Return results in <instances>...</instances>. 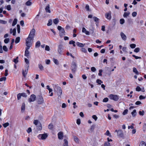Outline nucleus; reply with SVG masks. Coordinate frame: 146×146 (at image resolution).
I'll return each mask as SVG.
<instances>
[{
    "label": "nucleus",
    "instance_id": "1",
    "mask_svg": "<svg viewBox=\"0 0 146 146\" xmlns=\"http://www.w3.org/2000/svg\"><path fill=\"white\" fill-rule=\"evenodd\" d=\"M33 123L37 127V129L38 130H40L42 129V126L40 121L37 120H35Z\"/></svg>",
    "mask_w": 146,
    "mask_h": 146
},
{
    "label": "nucleus",
    "instance_id": "2",
    "mask_svg": "<svg viewBox=\"0 0 146 146\" xmlns=\"http://www.w3.org/2000/svg\"><path fill=\"white\" fill-rule=\"evenodd\" d=\"M57 29L60 31L59 35L60 37H62L65 35V32L64 28L61 26H59L58 27Z\"/></svg>",
    "mask_w": 146,
    "mask_h": 146
},
{
    "label": "nucleus",
    "instance_id": "3",
    "mask_svg": "<svg viewBox=\"0 0 146 146\" xmlns=\"http://www.w3.org/2000/svg\"><path fill=\"white\" fill-rule=\"evenodd\" d=\"M71 69L72 73H75L77 69V64L74 61L72 62Z\"/></svg>",
    "mask_w": 146,
    "mask_h": 146
},
{
    "label": "nucleus",
    "instance_id": "4",
    "mask_svg": "<svg viewBox=\"0 0 146 146\" xmlns=\"http://www.w3.org/2000/svg\"><path fill=\"white\" fill-rule=\"evenodd\" d=\"M109 97L110 99L113 100L115 101H117L119 99L118 96L116 95L110 94L109 96Z\"/></svg>",
    "mask_w": 146,
    "mask_h": 146
},
{
    "label": "nucleus",
    "instance_id": "5",
    "mask_svg": "<svg viewBox=\"0 0 146 146\" xmlns=\"http://www.w3.org/2000/svg\"><path fill=\"white\" fill-rule=\"evenodd\" d=\"M47 136V134L45 133L39 134L38 136V137L39 139L44 140L45 139Z\"/></svg>",
    "mask_w": 146,
    "mask_h": 146
},
{
    "label": "nucleus",
    "instance_id": "6",
    "mask_svg": "<svg viewBox=\"0 0 146 146\" xmlns=\"http://www.w3.org/2000/svg\"><path fill=\"white\" fill-rule=\"evenodd\" d=\"M36 96L34 94H32L31 95L30 98L28 99V102L31 103L34 101L36 99Z\"/></svg>",
    "mask_w": 146,
    "mask_h": 146
},
{
    "label": "nucleus",
    "instance_id": "7",
    "mask_svg": "<svg viewBox=\"0 0 146 146\" xmlns=\"http://www.w3.org/2000/svg\"><path fill=\"white\" fill-rule=\"evenodd\" d=\"M63 48V46L62 44H60L58 46L57 51L61 55L62 54V52Z\"/></svg>",
    "mask_w": 146,
    "mask_h": 146
},
{
    "label": "nucleus",
    "instance_id": "8",
    "mask_svg": "<svg viewBox=\"0 0 146 146\" xmlns=\"http://www.w3.org/2000/svg\"><path fill=\"white\" fill-rule=\"evenodd\" d=\"M35 31L34 29H32L31 31L28 36L31 37V38H33L35 35Z\"/></svg>",
    "mask_w": 146,
    "mask_h": 146
},
{
    "label": "nucleus",
    "instance_id": "9",
    "mask_svg": "<svg viewBox=\"0 0 146 146\" xmlns=\"http://www.w3.org/2000/svg\"><path fill=\"white\" fill-rule=\"evenodd\" d=\"M105 17L107 19L110 20L111 19V12L109 11L108 12L106 13L105 14Z\"/></svg>",
    "mask_w": 146,
    "mask_h": 146
},
{
    "label": "nucleus",
    "instance_id": "10",
    "mask_svg": "<svg viewBox=\"0 0 146 146\" xmlns=\"http://www.w3.org/2000/svg\"><path fill=\"white\" fill-rule=\"evenodd\" d=\"M115 132H117V135L119 137H123V131L121 130H117L115 131Z\"/></svg>",
    "mask_w": 146,
    "mask_h": 146
},
{
    "label": "nucleus",
    "instance_id": "11",
    "mask_svg": "<svg viewBox=\"0 0 146 146\" xmlns=\"http://www.w3.org/2000/svg\"><path fill=\"white\" fill-rule=\"evenodd\" d=\"M33 38H31V37H29L28 36L26 40V44L32 45V41Z\"/></svg>",
    "mask_w": 146,
    "mask_h": 146
},
{
    "label": "nucleus",
    "instance_id": "12",
    "mask_svg": "<svg viewBox=\"0 0 146 146\" xmlns=\"http://www.w3.org/2000/svg\"><path fill=\"white\" fill-rule=\"evenodd\" d=\"M37 102L38 104H40L43 103L44 100L43 98L41 96H39L38 98Z\"/></svg>",
    "mask_w": 146,
    "mask_h": 146
},
{
    "label": "nucleus",
    "instance_id": "13",
    "mask_svg": "<svg viewBox=\"0 0 146 146\" xmlns=\"http://www.w3.org/2000/svg\"><path fill=\"white\" fill-rule=\"evenodd\" d=\"M53 87L54 89L55 90L56 89L58 91H60L61 93V90L62 89L60 87L58 86V84H55L53 86Z\"/></svg>",
    "mask_w": 146,
    "mask_h": 146
},
{
    "label": "nucleus",
    "instance_id": "14",
    "mask_svg": "<svg viewBox=\"0 0 146 146\" xmlns=\"http://www.w3.org/2000/svg\"><path fill=\"white\" fill-rule=\"evenodd\" d=\"M58 138L60 139H63V135L62 132H60L58 134Z\"/></svg>",
    "mask_w": 146,
    "mask_h": 146
},
{
    "label": "nucleus",
    "instance_id": "15",
    "mask_svg": "<svg viewBox=\"0 0 146 146\" xmlns=\"http://www.w3.org/2000/svg\"><path fill=\"white\" fill-rule=\"evenodd\" d=\"M120 35L121 37L123 40H126V36L123 33L121 32L120 33Z\"/></svg>",
    "mask_w": 146,
    "mask_h": 146
},
{
    "label": "nucleus",
    "instance_id": "16",
    "mask_svg": "<svg viewBox=\"0 0 146 146\" xmlns=\"http://www.w3.org/2000/svg\"><path fill=\"white\" fill-rule=\"evenodd\" d=\"M82 31L83 33H84L87 35H90V34L89 32L88 31H87L86 29L84 27L82 28Z\"/></svg>",
    "mask_w": 146,
    "mask_h": 146
},
{
    "label": "nucleus",
    "instance_id": "17",
    "mask_svg": "<svg viewBox=\"0 0 146 146\" xmlns=\"http://www.w3.org/2000/svg\"><path fill=\"white\" fill-rule=\"evenodd\" d=\"M45 9L46 12L48 13H51V11L50 9V5L49 4L47 5L45 8Z\"/></svg>",
    "mask_w": 146,
    "mask_h": 146
},
{
    "label": "nucleus",
    "instance_id": "18",
    "mask_svg": "<svg viewBox=\"0 0 146 146\" xmlns=\"http://www.w3.org/2000/svg\"><path fill=\"white\" fill-rule=\"evenodd\" d=\"M16 28H14L13 29V30L12 29H10V33L12 34V33H13V36H15V35L16 33Z\"/></svg>",
    "mask_w": 146,
    "mask_h": 146
},
{
    "label": "nucleus",
    "instance_id": "19",
    "mask_svg": "<svg viewBox=\"0 0 146 146\" xmlns=\"http://www.w3.org/2000/svg\"><path fill=\"white\" fill-rule=\"evenodd\" d=\"M28 71V68H25V70L24 71L23 70L22 72V74L23 76L25 77L26 76L27 74V73Z\"/></svg>",
    "mask_w": 146,
    "mask_h": 146
},
{
    "label": "nucleus",
    "instance_id": "20",
    "mask_svg": "<svg viewBox=\"0 0 146 146\" xmlns=\"http://www.w3.org/2000/svg\"><path fill=\"white\" fill-rule=\"evenodd\" d=\"M76 44L78 46L80 47H83L85 45V44H83L80 43L79 42H76Z\"/></svg>",
    "mask_w": 146,
    "mask_h": 146
},
{
    "label": "nucleus",
    "instance_id": "21",
    "mask_svg": "<svg viewBox=\"0 0 146 146\" xmlns=\"http://www.w3.org/2000/svg\"><path fill=\"white\" fill-rule=\"evenodd\" d=\"M25 110V103H23L21 107V111L22 112H24Z\"/></svg>",
    "mask_w": 146,
    "mask_h": 146
},
{
    "label": "nucleus",
    "instance_id": "22",
    "mask_svg": "<svg viewBox=\"0 0 146 146\" xmlns=\"http://www.w3.org/2000/svg\"><path fill=\"white\" fill-rule=\"evenodd\" d=\"M130 14V13L128 11L127 12H125L123 15V16L124 18H126Z\"/></svg>",
    "mask_w": 146,
    "mask_h": 146
},
{
    "label": "nucleus",
    "instance_id": "23",
    "mask_svg": "<svg viewBox=\"0 0 146 146\" xmlns=\"http://www.w3.org/2000/svg\"><path fill=\"white\" fill-rule=\"evenodd\" d=\"M74 140L75 142L76 143H79V140L78 138L76 136H73Z\"/></svg>",
    "mask_w": 146,
    "mask_h": 146
},
{
    "label": "nucleus",
    "instance_id": "24",
    "mask_svg": "<svg viewBox=\"0 0 146 146\" xmlns=\"http://www.w3.org/2000/svg\"><path fill=\"white\" fill-rule=\"evenodd\" d=\"M25 56H26L27 58H29V50H25Z\"/></svg>",
    "mask_w": 146,
    "mask_h": 146
},
{
    "label": "nucleus",
    "instance_id": "25",
    "mask_svg": "<svg viewBox=\"0 0 146 146\" xmlns=\"http://www.w3.org/2000/svg\"><path fill=\"white\" fill-rule=\"evenodd\" d=\"M40 45V42L39 41H38L36 43L35 47L36 48L39 47Z\"/></svg>",
    "mask_w": 146,
    "mask_h": 146
},
{
    "label": "nucleus",
    "instance_id": "26",
    "mask_svg": "<svg viewBox=\"0 0 146 146\" xmlns=\"http://www.w3.org/2000/svg\"><path fill=\"white\" fill-rule=\"evenodd\" d=\"M133 72L135 73L136 74L138 75L139 74V72L137 71V69L133 67Z\"/></svg>",
    "mask_w": 146,
    "mask_h": 146
},
{
    "label": "nucleus",
    "instance_id": "27",
    "mask_svg": "<svg viewBox=\"0 0 146 146\" xmlns=\"http://www.w3.org/2000/svg\"><path fill=\"white\" fill-rule=\"evenodd\" d=\"M131 113L133 117H135L136 115V110H133V111Z\"/></svg>",
    "mask_w": 146,
    "mask_h": 146
},
{
    "label": "nucleus",
    "instance_id": "28",
    "mask_svg": "<svg viewBox=\"0 0 146 146\" xmlns=\"http://www.w3.org/2000/svg\"><path fill=\"white\" fill-rule=\"evenodd\" d=\"M17 20L16 19H14L13 22V23L12 25L13 26H14L17 23Z\"/></svg>",
    "mask_w": 146,
    "mask_h": 146
},
{
    "label": "nucleus",
    "instance_id": "29",
    "mask_svg": "<svg viewBox=\"0 0 146 146\" xmlns=\"http://www.w3.org/2000/svg\"><path fill=\"white\" fill-rule=\"evenodd\" d=\"M59 21L58 19V18L54 19L53 20L54 23L55 24H57Z\"/></svg>",
    "mask_w": 146,
    "mask_h": 146
},
{
    "label": "nucleus",
    "instance_id": "30",
    "mask_svg": "<svg viewBox=\"0 0 146 146\" xmlns=\"http://www.w3.org/2000/svg\"><path fill=\"white\" fill-rule=\"evenodd\" d=\"M38 68L41 70H44V67L41 64H38Z\"/></svg>",
    "mask_w": 146,
    "mask_h": 146
},
{
    "label": "nucleus",
    "instance_id": "31",
    "mask_svg": "<svg viewBox=\"0 0 146 146\" xmlns=\"http://www.w3.org/2000/svg\"><path fill=\"white\" fill-rule=\"evenodd\" d=\"M52 23V21L51 19H50L49 20L48 23L47 24V25L48 26H50L51 25Z\"/></svg>",
    "mask_w": 146,
    "mask_h": 146
},
{
    "label": "nucleus",
    "instance_id": "32",
    "mask_svg": "<svg viewBox=\"0 0 146 146\" xmlns=\"http://www.w3.org/2000/svg\"><path fill=\"white\" fill-rule=\"evenodd\" d=\"M25 62L26 63V64H27L26 65L27 66V67H29V65H28V64L29 63V61L26 58H25Z\"/></svg>",
    "mask_w": 146,
    "mask_h": 146
},
{
    "label": "nucleus",
    "instance_id": "33",
    "mask_svg": "<svg viewBox=\"0 0 146 146\" xmlns=\"http://www.w3.org/2000/svg\"><path fill=\"white\" fill-rule=\"evenodd\" d=\"M139 146H146V145L144 141H142L141 142Z\"/></svg>",
    "mask_w": 146,
    "mask_h": 146
},
{
    "label": "nucleus",
    "instance_id": "34",
    "mask_svg": "<svg viewBox=\"0 0 146 146\" xmlns=\"http://www.w3.org/2000/svg\"><path fill=\"white\" fill-rule=\"evenodd\" d=\"M32 4V2L30 1H28L25 3V5L28 6H30Z\"/></svg>",
    "mask_w": 146,
    "mask_h": 146
},
{
    "label": "nucleus",
    "instance_id": "35",
    "mask_svg": "<svg viewBox=\"0 0 146 146\" xmlns=\"http://www.w3.org/2000/svg\"><path fill=\"white\" fill-rule=\"evenodd\" d=\"M20 40V38L19 37H17L15 39V43L17 44L19 42Z\"/></svg>",
    "mask_w": 146,
    "mask_h": 146
},
{
    "label": "nucleus",
    "instance_id": "36",
    "mask_svg": "<svg viewBox=\"0 0 146 146\" xmlns=\"http://www.w3.org/2000/svg\"><path fill=\"white\" fill-rule=\"evenodd\" d=\"M53 61L54 63L56 65H58L59 64V62L58 60L57 59H56L55 58H53Z\"/></svg>",
    "mask_w": 146,
    "mask_h": 146
},
{
    "label": "nucleus",
    "instance_id": "37",
    "mask_svg": "<svg viewBox=\"0 0 146 146\" xmlns=\"http://www.w3.org/2000/svg\"><path fill=\"white\" fill-rule=\"evenodd\" d=\"M0 22V23L3 24H6L7 23V22L6 21L2 20H1Z\"/></svg>",
    "mask_w": 146,
    "mask_h": 146
},
{
    "label": "nucleus",
    "instance_id": "38",
    "mask_svg": "<svg viewBox=\"0 0 146 146\" xmlns=\"http://www.w3.org/2000/svg\"><path fill=\"white\" fill-rule=\"evenodd\" d=\"M140 51V48L139 47L136 48L134 50V51L136 53L139 52Z\"/></svg>",
    "mask_w": 146,
    "mask_h": 146
},
{
    "label": "nucleus",
    "instance_id": "39",
    "mask_svg": "<svg viewBox=\"0 0 146 146\" xmlns=\"http://www.w3.org/2000/svg\"><path fill=\"white\" fill-rule=\"evenodd\" d=\"M120 23L122 25L125 22V20L123 19H121L120 20Z\"/></svg>",
    "mask_w": 146,
    "mask_h": 146
},
{
    "label": "nucleus",
    "instance_id": "40",
    "mask_svg": "<svg viewBox=\"0 0 146 146\" xmlns=\"http://www.w3.org/2000/svg\"><path fill=\"white\" fill-rule=\"evenodd\" d=\"M6 9H7L8 11H10L11 9V6L10 5H8L7 6H6Z\"/></svg>",
    "mask_w": 146,
    "mask_h": 146
},
{
    "label": "nucleus",
    "instance_id": "41",
    "mask_svg": "<svg viewBox=\"0 0 146 146\" xmlns=\"http://www.w3.org/2000/svg\"><path fill=\"white\" fill-rule=\"evenodd\" d=\"M18 57L17 56L16 58H15L13 60V62H14L15 64H17L18 62Z\"/></svg>",
    "mask_w": 146,
    "mask_h": 146
},
{
    "label": "nucleus",
    "instance_id": "42",
    "mask_svg": "<svg viewBox=\"0 0 146 146\" xmlns=\"http://www.w3.org/2000/svg\"><path fill=\"white\" fill-rule=\"evenodd\" d=\"M9 125V123L8 122L6 123L3 124V125L4 127L6 128Z\"/></svg>",
    "mask_w": 146,
    "mask_h": 146
},
{
    "label": "nucleus",
    "instance_id": "43",
    "mask_svg": "<svg viewBox=\"0 0 146 146\" xmlns=\"http://www.w3.org/2000/svg\"><path fill=\"white\" fill-rule=\"evenodd\" d=\"M130 47L132 48H135L136 46V45L135 44H132L130 45Z\"/></svg>",
    "mask_w": 146,
    "mask_h": 146
},
{
    "label": "nucleus",
    "instance_id": "44",
    "mask_svg": "<svg viewBox=\"0 0 146 146\" xmlns=\"http://www.w3.org/2000/svg\"><path fill=\"white\" fill-rule=\"evenodd\" d=\"M128 110L127 109L123 111L122 114L123 115H125L127 114L128 112Z\"/></svg>",
    "mask_w": 146,
    "mask_h": 146
},
{
    "label": "nucleus",
    "instance_id": "45",
    "mask_svg": "<svg viewBox=\"0 0 146 146\" xmlns=\"http://www.w3.org/2000/svg\"><path fill=\"white\" fill-rule=\"evenodd\" d=\"M81 50L82 52H84L86 53L87 52V50L84 48H82L81 49Z\"/></svg>",
    "mask_w": 146,
    "mask_h": 146
},
{
    "label": "nucleus",
    "instance_id": "46",
    "mask_svg": "<svg viewBox=\"0 0 146 146\" xmlns=\"http://www.w3.org/2000/svg\"><path fill=\"white\" fill-rule=\"evenodd\" d=\"M17 31L18 33H20V26L19 25H17Z\"/></svg>",
    "mask_w": 146,
    "mask_h": 146
},
{
    "label": "nucleus",
    "instance_id": "47",
    "mask_svg": "<svg viewBox=\"0 0 146 146\" xmlns=\"http://www.w3.org/2000/svg\"><path fill=\"white\" fill-rule=\"evenodd\" d=\"M96 82L97 83L99 84H101L102 83H103V82L102 81V80L100 79H97L96 80Z\"/></svg>",
    "mask_w": 146,
    "mask_h": 146
},
{
    "label": "nucleus",
    "instance_id": "48",
    "mask_svg": "<svg viewBox=\"0 0 146 146\" xmlns=\"http://www.w3.org/2000/svg\"><path fill=\"white\" fill-rule=\"evenodd\" d=\"M105 135L110 137L111 136L110 134L109 130H107L106 131V133H105Z\"/></svg>",
    "mask_w": 146,
    "mask_h": 146
},
{
    "label": "nucleus",
    "instance_id": "49",
    "mask_svg": "<svg viewBox=\"0 0 146 146\" xmlns=\"http://www.w3.org/2000/svg\"><path fill=\"white\" fill-rule=\"evenodd\" d=\"M93 19H94L95 21L96 22H98L99 19L97 17H93Z\"/></svg>",
    "mask_w": 146,
    "mask_h": 146
},
{
    "label": "nucleus",
    "instance_id": "50",
    "mask_svg": "<svg viewBox=\"0 0 146 146\" xmlns=\"http://www.w3.org/2000/svg\"><path fill=\"white\" fill-rule=\"evenodd\" d=\"M9 41V38H6L4 40V42L5 43L7 44L8 43Z\"/></svg>",
    "mask_w": 146,
    "mask_h": 146
},
{
    "label": "nucleus",
    "instance_id": "51",
    "mask_svg": "<svg viewBox=\"0 0 146 146\" xmlns=\"http://www.w3.org/2000/svg\"><path fill=\"white\" fill-rule=\"evenodd\" d=\"M48 128L49 129H52L53 128V125L52 124H50L48 125Z\"/></svg>",
    "mask_w": 146,
    "mask_h": 146
},
{
    "label": "nucleus",
    "instance_id": "52",
    "mask_svg": "<svg viewBox=\"0 0 146 146\" xmlns=\"http://www.w3.org/2000/svg\"><path fill=\"white\" fill-rule=\"evenodd\" d=\"M21 93H19L17 95V98L18 100H19L21 98Z\"/></svg>",
    "mask_w": 146,
    "mask_h": 146
},
{
    "label": "nucleus",
    "instance_id": "53",
    "mask_svg": "<svg viewBox=\"0 0 146 146\" xmlns=\"http://www.w3.org/2000/svg\"><path fill=\"white\" fill-rule=\"evenodd\" d=\"M3 50L7 52L8 51V49L6 46H3Z\"/></svg>",
    "mask_w": 146,
    "mask_h": 146
},
{
    "label": "nucleus",
    "instance_id": "54",
    "mask_svg": "<svg viewBox=\"0 0 146 146\" xmlns=\"http://www.w3.org/2000/svg\"><path fill=\"white\" fill-rule=\"evenodd\" d=\"M144 113V111L143 110H142V111H139V114L143 116Z\"/></svg>",
    "mask_w": 146,
    "mask_h": 146
},
{
    "label": "nucleus",
    "instance_id": "55",
    "mask_svg": "<svg viewBox=\"0 0 146 146\" xmlns=\"http://www.w3.org/2000/svg\"><path fill=\"white\" fill-rule=\"evenodd\" d=\"M21 96H23L24 97L26 98L27 97V96L26 94L25 93H21Z\"/></svg>",
    "mask_w": 146,
    "mask_h": 146
},
{
    "label": "nucleus",
    "instance_id": "56",
    "mask_svg": "<svg viewBox=\"0 0 146 146\" xmlns=\"http://www.w3.org/2000/svg\"><path fill=\"white\" fill-rule=\"evenodd\" d=\"M136 90L137 91L139 92L141 90V89L139 86H137L136 88Z\"/></svg>",
    "mask_w": 146,
    "mask_h": 146
},
{
    "label": "nucleus",
    "instance_id": "57",
    "mask_svg": "<svg viewBox=\"0 0 146 146\" xmlns=\"http://www.w3.org/2000/svg\"><path fill=\"white\" fill-rule=\"evenodd\" d=\"M50 47L49 46L46 45L45 48V50L46 51H49L50 50Z\"/></svg>",
    "mask_w": 146,
    "mask_h": 146
},
{
    "label": "nucleus",
    "instance_id": "58",
    "mask_svg": "<svg viewBox=\"0 0 146 146\" xmlns=\"http://www.w3.org/2000/svg\"><path fill=\"white\" fill-rule=\"evenodd\" d=\"M27 47L26 48V50H28L30 48V47L32 45L26 44Z\"/></svg>",
    "mask_w": 146,
    "mask_h": 146
},
{
    "label": "nucleus",
    "instance_id": "59",
    "mask_svg": "<svg viewBox=\"0 0 146 146\" xmlns=\"http://www.w3.org/2000/svg\"><path fill=\"white\" fill-rule=\"evenodd\" d=\"M110 144L109 142H106L104 144V146H109Z\"/></svg>",
    "mask_w": 146,
    "mask_h": 146
},
{
    "label": "nucleus",
    "instance_id": "60",
    "mask_svg": "<svg viewBox=\"0 0 146 146\" xmlns=\"http://www.w3.org/2000/svg\"><path fill=\"white\" fill-rule=\"evenodd\" d=\"M146 97L145 96H144L142 95H141L139 96V99L140 100H143Z\"/></svg>",
    "mask_w": 146,
    "mask_h": 146
},
{
    "label": "nucleus",
    "instance_id": "61",
    "mask_svg": "<svg viewBox=\"0 0 146 146\" xmlns=\"http://www.w3.org/2000/svg\"><path fill=\"white\" fill-rule=\"evenodd\" d=\"M103 70H99V73H98V75L100 76H102V72Z\"/></svg>",
    "mask_w": 146,
    "mask_h": 146
},
{
    "label": "nucleus",
    "instance_id": "62",
    "mask_svg": "<svg viewBox=\"0 0 146 146\" xmlns=\"http://www.w3.org/2000/svg\"><path fill=\"white\" fill-rule=\"evenodd\" d=\"M108 101V99L107 98H105L103 100V102H106Z\"/></svg>",
    "mask_w": 146,
    "mask_h": 146
},
{
    "label": "nucleus",
    "instance_id": "63",
    "mask_svg": "<svg viewBox=\"0 0 146 146\" xmlns=\"http://www.w3.org/2000/svg\"><path fill=\"white\" fill-rule=\"evenodd\" d=\"M92 117L95 121H96L98 119V117L95 115H93L92 116Z\"/></svg>",
    "mask_w": 146,
    "mask_h": 146
},
{
    "label": "nucleus",
    "instance_id": "64",
    "mask_svg": "<svg viewBox=\"0 0 146 146\" xmlns=\"http://www.w3.org/2000/svg\"><path fill=\"white\" fill-rule=\"evenodd\" d=\"M91 70L93 72H94L96 71V69L94 67H92L91 68Z\"/></svg>",
    "mask_w": 146,
    "mask_h": 146
}]
</instances>
